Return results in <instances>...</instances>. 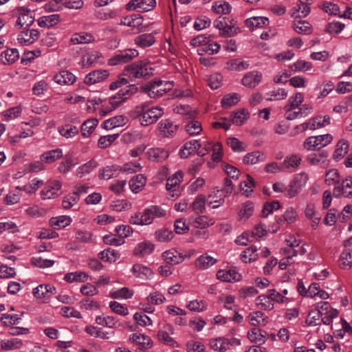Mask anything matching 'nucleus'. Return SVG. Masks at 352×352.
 Listing matches in <instances>:
<instances>
[{
    "mask_svg": "<svg viewBox=\"0 0 352 352\" xmlns=\"http://www.w3.org/2000/svg\"><path fill=\"white\" fill-rule=\"evenodd\" d=\"M87 278L88 275L85 272H82L67 273L64 276V280L68 283L85 282Z\"/></svg>",
    "mask_w": 352,
    "mask_h": 352,
    "instance_id": "60",
    "label": "nucleus"
},
{
    "mask_svg": "<svg viewBox=\"0 0 352 352\" xmlns=\"http://www.w3.org/2000/svg\"><path fill=\"white\" fill-rule=\"evenodd\" d=\"M173 87L172 81H152L144 87V91L151 98L162 96Z\"/></svg>",
    "mask_w": 352,
    "mask_h": 352,
    "instance_id": "3",
    "label": "nucleus"
},
{
    "mask_svg": "<svg viewBox=\"0 0 352 352\" xmlns=\"http://www.w3.org/2000/svg\"><path fill=\"white\" fill-rule=\"evenodd\" d=\"M56 289L50 285H39L33 289V295L37 299L42 302H46L53 294H55Z\"/></svg>",
    "mask_w": 352,
    "mask_h": 352,
    "instance_id": "16",
    "label": "nucleus"
},
{
    "mask_svg": "<svg viewBox=\"0 0 352 352\" xmlns=\"http://www.w3.org/2000/svg\"><path fill=\"white\" fill-rule=\"evenodd\" d=\"M308 180L309 175L307 173L296 174L287 186L285 197L290 199L296 197L305 187Z\"/></svg>",
    "mask_w": 352,
    "mask_h": 352,
    "instance_id": "4",
    "label": "nucleus"
},
{
    "mask_svg": "<svg viewBox=\"0 0 352 352\" xmlns=\"http://www.w3.org/2000/svg\"><path fill=\"white\" fill-rule=\"evenodd\" d=\"M185 131L189 135H197L202 131V126L199 121L191 120L186 124Z\"/></svg>",
    "mask_w": 352,
    "mask_h": 352,
    "instance_id": "62",
    "label": "nucleus"
},
{
    "mask_svg": "<svg viewBox=\"0 0 352 352\" xmlns=\"http://www.w3.org/2000/svg\"><path fill=\"white\" fill-rule=\"evenodd\" d=\"M146 178L142 175H138L129 181V186L133 192H138L145 185Z\"/></svg>",
    "mask_w": 352,
    "mask_h": 352,
    "instance_id": "61",
    "label": "nucleus"
},
{
    "mask_svg": "<svg viewBox=\"0 0 352 352\" xmlns=\"http://www.w3.org/2000/svg\"><path fill=\"white\" fill-rule=\"evenodd\" d=\"M217 263V259L208 254L199 256L196 261V266L200 270H206Z\"/></svg>",
    "mask_w": 352,
    "mask_h": 352,
    "instance_id": "42",
    "label": "nucleus"
},
{
    "mask_svg": "<svg viewBox=\"0 0 352 352\" xmlns=\"http://www.w3.org/2000/svg\"><path fill=\"white\" fill-rule=\"evenodd\" d=\"M18 18L16 22V26L22 28L23 26L29 27L34 21V12L25 7H20L16 9Z\"/></svg>",
    "mask_w": 352,
    "mask_h": 352,
    "instance_id": "10",
    "label": "nucleus"
},
{
    "mask_svg": "<svg viewBox=\"0 0 352 352\" xmlns=\"http://www.w3.org/2000/svg\"><path fill=\"white\" fill-rule=\"evenodd\" d=\"M94 38L93 35L90 33L87 32L76 34L70 39L71 43L74 45L80 43H89L94 41Z\"/></svg>",
    "mask_w": 352,
    "mask_h": 352,
    "instance_id": "56",
    "label": "nucleus"
},
{
    "mask_svg": "<svg viewBox=\"0 0 352 352\" xmlns=\"http://www.w3.org/2000/svg\"><path fill=\"white\" fill-rule=\"evenodd\" d=\"M208 344L209 347L214 351L226 352L228 351L227 338L225 337L211 338Z\"/></svg>",
    "mask_w": 352,
    "mask_h": 352,
    "instance_id": "35",
    "label": "nucleus"
},
{
    "mask_svg": "<svg viewBox=\"0 0 352 352\" xmlns=\"http://www.w3.org/2000/svg\"><path fill=\"white\" fill-rule=\"evenodd\" d=\"M226 197L223 190H213L208 196V204L214 209L217 208L223 205Z\"/></svg>",
    "mask_w": 352,
    "mask_h": 352,
    "instance_id": "26",
    "label": "nucleus"
},
{
    "mask_svg": "<svg viewBox=\"0 0 352 352\" xmlns=\"http://www.w3.org/2000/svg\"><path fill=\"white\" fill-rule=\"evenodd\" d=\"M241 99V96L237 93H231L225 95L221 100V104L224 108H229L236 104Z\"/></svg>",
    "mask_w": 352,
    "mask_h": 352,
    "instance_id": "55",
    "label": "nucleus"
},
{
    "mask_svg": "<svg viewBox=\"0 0 352 352\" xmlns=\"http://www.w3.org/2000/svg\"><path fill=\"white\" fill-rule=\"evenodd\" d=\"M138 50L135 49H127L115 54L109 60L108 63L109 65L126 63L138 56Z\"/></svg>",
    "mask_w": 352,
    "mask_h": 352,
    "instance_id": "9",
    "label": "nucleus"
},
{
    "mask_svg": "<svg viewBox=\"0 0 352 352\" xmlns=\"http://www.w3.org/2000/svg\"><path fill=\"white\" fill-rule=\"evenodd\" d=\"M128 121L126 116L119 115L106 120L103 122V127L107 130H111L116 127L124 126Z\"/></svg>",
    "mask_w": 352,
    "mask_h": 352,
    "instance_id": "29",
    "label": "nucleus"
},
{
    "mask_svg": "<svg viewBox=\"0 0 352 352\" xmlns=\"http://www.w3.org/2000/svg\"><path fill=\"white\" fill-rule=\"evenodd\" d=\"M124 75L134 81L153 75L152 68L145 61H137L125 67Z\"/></svg>",
    "mask_w": 352,
    "mask_h": 352,
    "instance_id": "2",
    "label": "nucleus"
},
{
    "mask_svg": "<svg viewBox=\"0 0 352 352\" xmlns=\"http://www.w3.org/2000/svg\"><path fill=\"white\" fill-rule=\"evenodd\" d=\"M134 42L138 46L144 48L153 45L155 38L153 33L143 34L136 36Z\"/></svg>",
    "mask_w": 352,
    "mask_h": 352,
    "instance_id": "37",
    "label": "nucleus"
},
{
    "mask_svg": "<svg viewBox=\"0 0 352 352\" xmlns=\"http://www.w3.org/2000/svg\"><path fill=\"white\" fill-rule=\"evenodd\" d=\"M109 76L107 69H97L90 72L84 78V82L87 85H93L104 81Z\"/></svg>",
    "mask_w": 352,
    "mask_h": 352,
    "instance_id": "13",
    "label": "nucleus"
},
{
    "mask_svg": "<svg viewBox=\"0 0 352 352\" xmlns=\"http://www.w3.org/2000/svg\"><path fill=\"white\" fill-rule=\"evenodd\" d=\"M98 164L97 162L92 159L84 164L80 166L76 170V175L78 177L82 178L86 175L92 172L96 168H97Z\"/></svg>",
    "mask_w": 352,
    "mask_h": 352,
    "instance_id": "34",
    "label": "nucleus"
},
{
    "mask_svg": "<svg viewBox=\"0 0 352 352\" xmlns=\"http://www.w3.org/2000/svg\"><path fill=\"white\" fill-rule=\"evenodd\" d=\"M257 248L255 246H252L245 249L241 254V257L245 263H252L258 258V254L256 253Z\"/></svg>",
    "mask_w": 352,
    "mask_h": 352,
    "instance_id": "59",
    "label": "nucleus"
},
{
    "mask_svg": "<svg viewBox=\"0 0 352 352\" xmlns=\"http://www.w3.org/2000/svg\"><path fill=\"white\" fill-rule=\"evenodd\" d=\"M154 248V244L150 241L140 242L135 247L133 254L143 257L151 254L153 252Z\"/></svg>",
    "mask_w": 352,
    "mask_h": 352,
    "instance_id": "27",
    "label": "nucleus"
},
{
    "mask_svg": "<svg viewBox=\"0 0 352 352\" xmlns=\"http://www.w3.org/2000/svg\"><path fill=\"white\" fill-rule=\"evenodd\" d=\"M129 222L133 225L147 226L153 222V216L149 207L144 209L143 212H137L131 216Z\"/></svg>",
    "mask_w": 352,
    "mask_h": 352,
    "instance_id": "15",
    "label": "nucleus"
},
{
    "mask_svg": "<svg viewBox=\"0 0 352 352\" xmlns=\"http://www.w3.org/2000/svg\"><path fill=\"white\" fill-rule=\"evenodd\" d=\"M333 193L336 197H349L352 194V177L346 178L340 186L335 187Z\"/></svg>",
    "mask_w": 352,
    "mask_h": 352,
    "instance_id": "23",
    "label": "nucleus"
},
{
    "mask_svg": "<svg viewBox=\"0 0 352 352\" xmlns=\"http://www.w3.org/2000/svg\"><path fill=\"white\" fill-rule=\"evenodd\" d=\"M71 223L72 218L67 215L52 217L50 219V225L56 229L64 228L69 226Z\"/></svg>",
    "mask_w": 352,
    "mask_h": 352,
    "instance_id": "40",
    "label": "nucleus"
},
{
    "mask_svg": "<svg viewBox=\"0 0 352 352\" xmlns=\"http://www.w3.org/2000/svg\"><path fill=\"white\" fill-rule=\"evenodd\" d=\"M333 140L330 134L310 136L303 142V147L309 151L320 150L329 144Z\"/></svg>",
    "mask_w": 352,
    "mask_h": 352,
    "instance_id": "7",
    "label": "nucleus"
},
{
    "mask_svg": "<svg viewBox=\"0 0 352 352\" xmlns=\"http://www.w3.org/2000/svg\"><path fill=\"white\" fill-rule=\"evenodd\" d=\"M200 148V141L197 140H192L184 143L180 148L179 154L182 158H187L190 155L197 153V150Z\"/></svg>",
    "mask_w": 352,
    "mask_h": 352,
    "instance_id": "20",
    "label": "nucleus"
},
{
    "mask_svg": "<svg viewBox=\"0 0 352 352\" xmlns=\"http://www.w3.org/2000/svg\"><path fill=\"white\" fill-rule=\"evenodd\" d=\"M60 20V15L58 14H52L43 16L38 19V24L40 27L50 28L56 25Z\"/></svg>",
    "mask_w": 352,
    "mask_h": 352,
    "instance_id": "48",
    "label": "nucleus"
},
{
    "mask_svg": "<svg viewBox=\"0 0 352 352\" xmlns=\"http://www.w3.org/2000/svg\"><path fill=\"white\" fill-rule=\"evenodd\" d=\"M183 177V172L178 170L168 178L166 188L168 191V196L169 197L174 198L179 195V185L182 182Z\"/></svg>",
    "mask_w": 352,
    "mask_h": 352,
    "instance_id": "8",
    "label": "nucleus"
},
{
    "mask_svg": "<svg viewBox=\"0 0 352 352\" xmlns=\"http://www.w3.org/2000/svg\"><path fill=\"white\" fill-rule=\"evenodd\" d=\"M249 66L248 61L240 59H233L226 63V68L230 71H243L248 69Z\"/></svg>",
    "mask_w": 352,
    "mask_h": 352,
    "instance_id": "53",
    "label": "nucleus"
},
{
    "mask_svg": "<svg viewBox=\"0 0 352 352\" xmlns=\"http://www.w3.org/2000/svg\"><path fill=\"white\" fill-rule=\"evenodd\" d=\"M261 80L262 74L258 72L253 71L245 74L241 80V82L245 87L252 89L256 87Z\"/></svg>",
    "mask_w": 352,
    "mask_h": 352,
    "instance_id": "25",
    "label": "nucleus"
},
{
    "mask_svg": "<svg viewBox=\"0 0 352 352\" xmlns=\"http://www.w3.org/2000/svg\"><path fill=\"white\" fill-rule=\"evenodd\" d=\"M327 157L328 153L326 151H322L318 153L310 154L307 157V162L312 166L321 165L326 162Z\"/></svg>",
    "mask_w": 352,
    "mask_h": 352,
    "instance_id": "44",
    "label": "nucleus"
},
{
    "mask_svg": "<svg viewBox=\"0 0 352 352\" xmlns=\"http://www.w3.org/2000/svg\"><path fill=\"white\" fill-rule=\"evenodd\" d=\"M58 132L63 137L69 139L72 138L76 135L78 133L79 130L76 126L72 125L70 124H66L65 125L58 126Z\"/></svg>",
    "mask_w": 352,
    "mask_h": 352,
    "instance_id": "45",
    "label": "nucleus"
},
{
    "mask_svg": "<svg viewBox=\"0 0 352 352\" xmlns=\"http://www.w3.org/2000/svg\"><path fill=\"white\" fill-rule=\"evenodd\" d=\"M207 302L204 300H193L188 302L186 307L192 311L203 312L207 309Z\"/></svg>",
    "mask_w": 352,
    "mask_h": 352,
    "instance_id": "58",
    "label": "nucleus"
},
{
    "mask_svg": "<svg viewBox=\"0 0 352 352\" xmlns=\"http://www.w3.org/2000/svg\"><path fill=\"white\" fill-rule=\"evenodd\" d=\"M254 213V205L250 201L243 203L238 212L239 217L241 220H247Z\"/></svg>",
    "mask_w": 352,
    "mask_h": 352,
    "instance_id": "52",
    "label": "nucleus"
},
{
    "mask_svg": "<svg viewBox=\"0 0 352 352\" xmlns=\"http://www.w3.org/2000/svg\"><path fill=\"white\" fill-rule=\"evenodd\" d=\"M120 24L131 27L134 31L138 32L143 28V19L138 15L133 14L122 19Z\"/></svg>",
    "mask_w": 352,
    "mask_h": 352,
    "instance_id": "24",
    "label": "nucleus"
},
{
    "mask_svg": "<svg viewBox=\"0 0 352 352\" xmlns=\"http://www.w3.org/2000/svg\"><path fill=\"white\" fill-rule=\"evenodd\" d=\"M119 166L116 164L106 166L99 170L98 177L101 179H110L117 176Z\"/></svg>",
    "mask_w": 352,
    "mask_h": 352,
    "instance_id": "36",
    "label": "nucleus"
},
{
    "mask_svg": "<svg viewBox=\"0 0 352 352\" xmlns=\"http://www.w3.org/2000/svg\"><path fill=\"white\" fill-rule=\"evenodd\" d=\"M130 340L146 349L151 348L153 344L151 338L144 334L133 333L130 336Z\"/></svg>",
    "mask_w": 352,
    "mask_h": 352,
    "instance_id": "41",
    "label": "nucleus"
},
{
    "mask_svg": "<svg viewBox=\"0 0 352 352\" xmlns=\"http://www.w3.org/2000/svg\"><path fill=\"white\" fill-rule=\"evenodd\" d=\"M99 255L102 260L110 263L116 262L120 256L119 253L116 250L110 248L100 252Z\"/></svg>",
    "mask_w": 352,
    "mask_h": 352,
    "instance_id": "63",
    "label": "nucleus"
},
{
    "mask_svg": "<svg viewBox=\"0 0 352 352\" xmlns=\"http://www.w3.org/2000/svg\"><path fill=\"white\" fill-rule=\"evenodd\" d=\"M175 329L170 324H166L163 326L162 329H160L157 332V338L159 340L163 342L164 344L173 347L177 346V342L170 336L174 334Z\"/></svg>",
    "mask_w": 352,
    "mask_h": 352,
    "instance_id": "12",
    "label": "nucleus"
},
{
    "mask_svg": "<svg viewBox=\"0 0 352 352\" xmlns=\"http://www.w3.org/2000/svg\"><path fill=\"white\" fill-rule=\"evenodd\" d=\"M54 80L58 85H72L76 81V76L68 71H61L54 76Z\"/></svg>",
    "mask_w": 352,
    "mask_h": 352,
    "instance_id": "30",
    "label": "nucleus"
},
{
    "mask_svg": "<svg viewBox=\"0 0 352 352\" xmlns=\"http://www.w3.org/2000/svg\"><path fill=\"white\" fill-rule=\"evenodd\" d=\"M304 101V96L301 93H296L291 96L284 107L285 117L288 120L297 119V111Z\"/></svg>",
    "mask_w": 352,
    "mask_h": 352,
    "instance_id": "5",
    "label": "nucleus"
},
{
    "mask_svg": "<svg viewBox=\"0 0 352 352\" xmlns=\"http://www.w3.org/2000/svg\"><path fill=\"white\" fill-rule=\"evenodd\" d=\"M19 58V53L16 48H9L1 54V61L4 65H11Z\"/></svg>",
    "mask_w": 352,
    "mask_h": 352,
    "instance_id": "28",
    "label": "nucleus"
},
{
    "mask_svg": "<svg viewBox=\"0 0 352 352\" xmlns=\"http://www.w3.org/2000/svg\"><path fill=\"white\" fill-rule=\"evenodd\" d=\"M135 90L136 88L134 87V85L126 87L124 88L121 89L114 96L109 98V103L111 105V108L107 111H102L100 112V114L102 116H105L108 112L118 108L130 96H131Z\"/></svg>",
    "mask_w": 352,
    "mask_h": 352,
    "instance_id": "6",
    "label": "nucleus"
},
{
    "mask_svg": "<svg viewBox=\"0 0 352 352\" xmlns=\"http://www.w3.org/2000/svg\"><path fill=\"white\" fill-rule=\"evenodd\" d=\"M94 15L99 20L106 21L116 18L118 15V11L115 9L102 8L100 7L95 11Z\"/></svg>",
    "mask_w": 352,
    "mask_h": 352,
    "instance_id": "38",
    "label": "nucleus"
},
{
    "mask_svg": "<svg viewBox=\"0 0 352 352\" xmlns=\"http://www.w3.org/2000/svg\"><path fill=\"white\" fill-rule=\"evenodd\" d=\"M216 276L218 280L223 282H236L241 278V275L235 269L219 270Z\"/></svg>",
    "mask_w": 352,
    "mask_h": 352,
    "instance_id": "19",
    "label": "nucleus"
},
{
    "mask_svg": "<svg viewBox=\"0 0 352 352\" xmlns=\"http://www.w3.org/2000/svg\"><path fill=\"white\" fill-rule=\"evenodd\" d=\"M206 197L204 195H197L190 205L192 210L197 214H201L205 211Z\"/></svg>",
    "mask_w": 352,
    "mask_h": 352,
    "instance_id": "47",
    "label": "nucleus"
},
{
    "mask_svg": "<svg viewBox=\"0 0 352 352\" xmlns=\"http://www.w3.org/2000/svg\"><path fill=\"white\" fill-rule=\"evenodd\" d=\"M63 157V150L61 148H56L43 153L40 156L42 162L51 164Z\"/></svg>",
    "mask_w": 352,
    "mask_h": 352,
    "instance_id": "31",
    "label": "nucleus"
},
{
    "mask_svg": "<svg viewBox=\"0 0 352 352\" xmlns=\"http://www.w3.org/2000/svg\"><path fill=\"white\" fill-rule=\"evenodd\" d=\"M98 124V120L89 119L85 120L81 126V133L83 137L87 138L90 136L95 128Z\"/></svg>",
    "mask_w": 352,
    "mask_h": 352,
    "instance_id": "51",
    "label": "nucleus"
},
{
    "mask_svg": "<svg viewBox=\"0 0 352 352\" xmlns=\"http://www.w3.org/2000/svg\"><path fill=\"white\" fill-rule=\"evenodd\" d=\"M255 303L258 307L263 310H272L274 308V302L269 294L258 296L255 300Z\"/></svg>",
    "mask_w": 352,
    "mask_h": 352,
    "instance_id": "50",
    "label": "nucleus"
},
{
    "mask_svg": "<svg viewBox=\"0 0 352 352\" xmlns=\"http://www.w3.org/2000/svg\"><path fill=\"white\" fill-rule=\"evenodd\" d=\"M39 37V32L37 30H25L21 32L17 41L21 45H29L36 41Z\"/></svg>",
    "mask_w": 352,
    "mask_h": 352,
    "instance_id": "18",
    "label": "nucleus"
},
{
    "mask_svg": "<svg viewBox=\"0 0 352 352\" xmlns=\"http://www.w3.org/2000/svg\"><path fill=\"white\" fill-rule=\"evenodd\" d=\"M340 267L342 269H349L352 265V250L350 249L344 250L340 255Z\"/></svg>",
    "mask_w": 352,
    "mask_h": 352,
    "instance_id": "64",
    "label": "nucleus"
},
{
    "mask_svg": "<svg viewBox=\"0 0 352 352\" xmlns=\"http://www.w3.org/2000/svg\"><path fill=\"white\" fill-rule=\"evenodd\" d=\"M95 320L98 324L107 327L108 328H116L120 326L116 318L111 316L103 317L98 316L96 318Z\"/></svg>",
    "mask_w": 352,
    "mask_h": 352,
    "instance_id": "49",
    "label": "nucleus"
},
{
    "mask_svg": "<svg viewBox=\"0 0 352 352\" xmlns=\"http://www.w3.org/2000/svg\"><path fill=\"white\" fill-rule=\"evenodd\" d=\"M162 256L164 261L170 265H177L181 263L185 258L184 255L173 248L164 252Z\"/></svg>",
    "mask_w": 352,
    "mask_h": 352,
    "instance_id": "22",
    "label": "nucleus"
},
{
    "mask_svg": "<svg viewBox=\"0 0 352 352\" xmlns=\"http://www.w3.org/2000/svg\"><path fill=\"white\" fill-rule=\"evenodd\" d=\"M178 125L169 119L161 120L157 124L159 134L164 138H169L176 133Z\"/></svg>",
    "mask_w": 352,
    "mask_h": 352,
    "instance_id": "14",
    "label": "nucleus"
},
{
    "mask_svg": "<svg viewBox=\"0 0 352 352\" xmlns=\"http://www.w3.org/2000/svg\"><path fill=\"white\" fill-rule=\"evenodd\" d=\"M154 236L155 240L159 242L167 243L173 239L174 234L170 230L167 228H161L155 232Z\"/></svg>",
    "mask_w": 352,
    "mask_h": 352,
    "instance_id": "46",
    "label": "nucleus"
},
{
    "mask_svg": "<svg viewBox=\"0 0 352 352\" xmlns=\"http://www.w3.org/2000/svg\"><path fill=\"white\" fill-rule=\"evenodd\" d=\"M164 114L163 109L159 107H151L148 104L138 105L131 112L133 118H138L142 126H148L157 122Z\"/></svg>",
    "mask_w": 352,
    "mask_h": 352,
    "instance_id": "1",
    "label": "nucleus"
},
{
    "mask_svg": "<svg viewBox=\"0 0 352 352\" xmlns=\"http://www.w3.org/2000/svg\"><path fill=\"white\" fill-rule=\"evenodd\" d=\"M221 48V46L217 43H205L204 45H201L197 48V52L199 56H204L205 54L209 55L217 54Z\"/></svg>",
    "mask_w": 352,
    "mask_h": 352,
    "instance_id": "39",
    "label": "nucleus"
},
{
    "mask_svg": "<svg viewBox=\"0 0 352 352\" xmlns=\"http://www.w3.org/2000/svg\"><path fill=\"white\" fill-rule=\"evenodd\" d=\"M155 6V0H131L126 5V9L138 12H148L153 10Z\"/></svg>",
    "mask_w": 352,
    "mask_h": 352,
    "instance_id": "11",
    "label": "nucleus"
},
{
    "mask_svg": "<svg viewBox=\"0 0 352 352\" xmlns=\"http://www.w3.org/2000/svg\"><path fill=\"white\" fill-rule=\"evenodd\" d=\"M246 26L253 31L255 28H260L269 24V19L263 16H253L248 18L245 21Z\"/></svg>",
    "mask_w": 352,
    "mask_h": 352,
    "instance_id": "32",
    "label": "nucleus"
},
{
    "mask_svg": "<svg viewBox=\"0 0 352 352\" xmlns=\"http://www.w3.org/2000/svg\"><path fill=\"white\" fill-rule=\"evenodd\" d=\"M23 346V342L19 338H12L1 342V348L4 351L14 350L20 349Z\"/></svg>",
    "mask_w": 352,
    "mask_h": 352,
    "instance_id": "54",
    "label": "nucleus"
},
{
    "mask_svg": "<svg viewBox=\"0 0 352 352\" xmlns=\"http://www.w3.org/2000/svg\"><path fill=\"white\" fill-rule=\"evenodd\" d=\"M264 153L259 151L247 153L243 158V162L246 165H254L265 161Z\"/></svg>",
    "mask_w": 352,
    "mask_h": 352,
    "instance_id": "33",
    "label": "nucleus"
},
{
    "mask_svg": "<svg viewBox=\"0 0 352 352\" xmlns=\"http://www.w3.org/2000/svg\"><path fill=\"white\" fill-rule=\"evenodd\" d=\"M349 144L343 140L339 141L333 153V158L336 161L340 160L348 152Z\"/></svg>",
    "mask_w": 352,
    "mask_h": 352,
    "instance_id": "57",
    "label": "nucleus"
},
{
    "mask_svg": "<svg viewBox=\"0 0 352 352\" xmlns=\"http://www.w3.org/2000/svg\"><path fill=\"white\" fill-rule=\"evenodd\" d=\"M147 158L155 162H162L168 158V151L163 148H151L146 151Z\"/></svg>",
    "mask_w": 352,
    "mask_h": 352,
    "instance_id": "21",
    "label": "nucleus"
},
{
    "mask_svg": "<svg viewBox=\"0 0 352 352\" xmlns=\"http://www.w3.org/2000/svg\"><path fill=\"white\" fill-rule=\"evenodd\" d=\"M190 221L192 222L193 226L200 229H204L214 223V221L212 219L205 215L199 216L194 219L190 218Z\"/></svg>",
    "mask_w": 352,
    "mask_h": 352,
    "instance_id": "43",
    "label": "nucleus"
},
{
    "mask_svg": "<svg viewBox=\"0 0 352 352\" xmlns=\"http://www.w3.org/2000/svg\"><path fill=\"white\" fill-rule=\"evenodd\" d=\"M133 275L139 279L146 280L151 279L153 276V270L141 263H135L131 268Z\"/></svg>",
    "mask_w": 352,
    "mask_h": 352,
    "instance_id": "17",
    "label": "nucleus"
}]
</instances>
